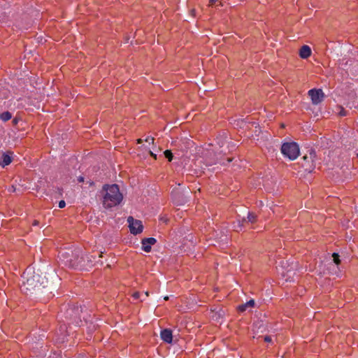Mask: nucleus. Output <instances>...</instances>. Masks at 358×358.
<instances>
[{
  "mask_svg": "<svg viewBox=\"0 0 358 358\" xmlns=\"http://www.w3.org/2000/svg\"><path fill=\"white\" fill-rule=\"evenodd\" d=\"M310 48L307 45H303L299 50V56L302 59H307L311 55Z\"/></svg>",
  "mask_w": 358,
  "mask_h": 358,
  "instance_id": "11",
  "label": "nucleus"
},
{
  "mask_svg": "<svg viewBox=\"0 0 358 358\" xmlns=\"http://www.w3.org/2000/svg\"><path fill=\"white\" fill-rule=\"evenodd\" d=\"M164 157L168 159L169 162H171L173 158V155L171 150H166L164 152Z\"/></svg>",
  "mask_w": 358,
  "mask_h": 358,
  "instance_id": "14",
  "label": "nucleus"
},
{
  "mask_svg": "<svg viewBox=\"0 0 358 358\" xmlns=\"http://www.w3.org/2000/svg\"><path fill=\"white\" fill-rule=\"evenodd\" d=\"M17 120H15V119H14V120H13V122L14 124H16V123H17Z\"/></svg>",
  "mask_w": 358,
  "mask_h": 358,
  "instance_id": "29",
  "label": "nucleus"
},
{
  "mask_svg": "<svg viewBox=\"0 0 358 358\" xmlns=\"http://www.w3.org/2000/svg\"><path fill=\"white\" fill-rule=\"evenodd\" d=\"M13 152L8 150L0 158V166L3 168L9 165L13 161Z\"/></svg>",
  "mask_w": 358,
  "mask_h": 358,
  "instance_id": "8",
  "label": "nucleus"
},
{
  "mask_svg": "<svg viewBox=\"0 0 358 358\" xmlns=\"http://www.w3.org/2000/svg\"><path fill=\"white\" fill-rule=\"evenodd\" d=\"M24 278L26 281L23 282L22 289L28 292H33L39 289L43 282H40L41 276L38 274H29V271L24 272Z\"/></svg>",
  "mask_w": 358,
  "mask_h": 358,
  "instance_id": "2",
  "label": "nucleus"
},
{
  "mask_svg": "<svg viewBox=\"0 0 358 358\" xmlns=\"http://www.w3.org/2000/svg\"><path fill=\"white\" fill-rule=\"evenodd\" d=\"M12 117V114L9 111H6L0 114V118L3 122H7Z\"/></svg>",
  "mask_w": 358,
  "mask_h": 358,
  "instance_id": "13",
  "label": "nucleus"
},
{
  "mask_svg": "<svg viewBox=\"0 0 358 358\" xmlns=\"http://www.w3.org/2000/svg\"><path fill=\"white\" fill-rule=\"evenodd\" d=\"M332 257H334V262H335L336 264H340V259H339V256L337 253H334L332 255Z\"/></svg>",
  "mask_w": 358,
  "mask_h": 358,
  "instance_id": "16",
  "label": "nucleus"
},
{
  "mask_svg": "<svg viewBox=\"0 0 358 358\" xmlns=\"http://www.w3.org/2000/svg\"><path fill=\"white\" fill-rule=\"evenodd\" d=\"M256 220H257V216L255 214L252 213H249L248 215V222H251V223H254L256 222Z\"/></svg>",
  "mask_w": 358,
  "mask_h": 358,
  "instance_id": "15",
  "label": "nucleus"
},
{
  "mask_svg": "<svg viewBox=\"0 0 358 358\" xmlns=\"http://www.w3.org/2000/svg\"><path fill=\"white\" fill-rule=\"evenodd\" d=\"M102 197V204L105 208H111L119 205L122 199L123 195L120 191L119 186L116 184L104 185L100 191Z\"/></svg>",
  "mask_w": 358,
  "mask_h": 358,
  "instance_id": "1",
  "label": "nucleus"
},
{
  "mask_svg": "<svg viewBox=\"0 0 358 358\" xmlns=\"http://www.w3.org/2000/svg\"><path fill=\"white\" fill-rule=\"evenodd\" d=\"M34 225L38 224V222H37V221H34Z\"/></svg>",
  "mask_w": 358,
  "mask_h": 358,
  "instance_id": "30",
  "label": "nucleus"
},
{
  "mask_svg": "<svg viewBox=\"0 0 358 358\" xmlns=\"http://www.w3.org/2000/svg\"><path fill=\"white\" fill-rule=\"evenodd\" d=\"M357 158H358V153L357 154Z\"/></svg>",
  "mask_w": 358,
  "mask_h": 358,
  "instance_id": "33",
  "label": "nucleus"
},
{
  "mask_svg": "<svg viewBox=\"0 0 358 358\" xmlns=\"http://www.w3.org/2000/svg\"><path fill=\"white\" fill-rule=\"evenodd\" d=\"M191 13H192V15H194L195 10H194V9L192 10H191Z\"/></svg>",
  "mask_w": 358,
  "mask_h": 358,
  "instance_id": "28",
  "label": "nucleus"
},
{
  "mask_svg": "<svg viewBox=\"0 0 358 358\" xmlns=\"http://www.w3.org/2000/svg\"><path fill=\"white\" fill-rule=\"evenodd\" d=\"M78 179L83 180V179H84V178H83V177H82V176H80Z\"/></svg>",
  "mask_w": 358,
  "mask_h": 358,
  "instance_id": "31",
  "label": "nucleus"
},
{
  "mask_svg": "<svg viewBox=\"0 0 358 358\" xmlns=\"http://www.w3.org/2000/svg\"><path fill=\"white\" fill-rule=\"evenodd\" d=\"M150 155L154 157L155 159H157V155L156 154H154L152 151H150Z\"/></svg>",
  "mask_w": 358,
  "mask_h": 358,
  "instance_id": "23",
  "label": "nucleus"
},
{
  "mask_svg": "<svg viewBox=\"0 0 358 358\" xmlns=\"http://www.w3.org/2000/svg\"><path fill=\"white\" fill-rule=\"evenodd\" d=\"M157 241L154 238H147L142 240V250L146 252L151 250V246L156 243Z\"/></svg>",
  "mask_w": 358,
  "mask_h": 358,
  "instance_id": "9",
  "label": "nucleus"
},
{
  "mask_svg": "<svg viewBox=\"0 0 358 358\" xmlns=\"http://www.w3.org/2000/svg\"><path fill=\"white\" fill-rule=\"evenodd\" d=\"M169 299V296H165L164 297V300H168Z\"/></svg>",
  "mask_w": 358,
  "mask_h": 358,
  "instance_id": "32",
  "label": "nucleus"
},
{
  "mask_svg": "<svg viewBox=\"0 0 358 358\" xmlns=\"http://www.w3.org/2000/svg\"><path fill=\"white\" fill-rule=\"evenodd\" d=\"M144 294H145V296H149V292H145L144 293Z\"/></svg>",
  "mask_w": 358,
  "mask_h": 358,
  "instance_id": "27",
  "label": "nucleus"
},
{
  "mask_svg": "<svg viewBox=\"0 0 358 358\" xmlns=\"http://www.w3.org/2000/svg\"><path fill=\"white\" fill-rule=\"evenodd\" d=\"M161 338L163 341L167 343H171L173 341L172 331L169 329H165L161 331Z\"/></svg>",
  "mask_w": 358,
  "mask_h": 358,
  "instance_id": "10",
  "label": "nucleus"
},
{
  "mask_svg": "<svg viewBox=\"0 0 358 358\" xmlns=\"http://www.w3.org/2000/svg\"><path fill=\"white\" fill-rule=\"evenodd\" d=\"M144 141L147 142V143H154V141H155V138L152 136H147L145 139H144Z\"/></svg>",
  "mask_w": 358,
  "mask_h": 358,
  "instance_id": "17",
  "label": "nucleus"
},
{
  "mask_svg": "<svg viewBox=\"0 0 358 358\" xmlns=\"http://www.w3.org/2000/svg\"><path fill=\"white\" fill-rule=\"evenodd\" d=\"M264 341H265V342H267V343H270V342H271V336H266L264 337Z\"/></svg>",
  "mask_w": 358,
  "mask_h": 358,
  "instance_id": "21",
  "label": "nucleus"
},
{
  "mask_svg": "<svg viewBox=\"0 0 358 358\" xmlns=\"http://www.w3.org/2000/svg\"><path fill=\"white\" fill-rule=\"evenodd\" d=\"M310 96L312 103L315 105L320 103L324 97V94L322 89H311L308 92Z\"/></svg>",
  "mask_w": 358,
  "mask_h": 358,
  "instance_id": "7",
  "label": "nucleus"
},
{
  "mask_svg": "<svg viewBox=\"0 0 358 358\" xmlns=\"http://www.w3.org/2000/svg\"><path fill=\"white\" fill-rule=\"evenodd\" d=\"M127 222L131 234H138L143 231V226L141 220H135L133 217L129 216L127 218Z\"/></svg>",
  "mask_w": 358,
  "mask_h": 358,
  "instance_id": "6",
  "label": "nucleus"
},
{
  "mask_svg": "<svg viewBox=\"0 0 358 358\" xmlns=\"http://www.w3.org/2000/svg\"><path fill=\"white\" fill-rule=\"evenodd\" d=\"M65 206H66V203H65V201H64V200H62V201H60L59 202V207L60 208H64V207H65Z\"/></svg>",
  "mask_w": 358,
  "mask_h": 358,
  "instance_id": "19",
  "label": "nucleus"
},
{
  "mask_svg": "<svg viewBox=\"0 0 358 358\" xmlns=\"http://www.w3.org/2000/svg\"><path fill=\"white\" fill-rule=\"evenodd\" d=\"M140 293L138 292H136L133 294L132 296L135 299H140Z\"/></svg>",
  "mask_w": 358,
  "mask_h": 358,
  "instance_id": "20",
  "label": "nucleus"
},
{
  "mask_svg": "<svg viewBox=\"0 0 358 358\" xmlns=\"http://www.w3.org/2000/svg\"><path fill=\"white\" fill-rule=\"evenodd\" d=\"M317 157L316 152L314 149L310 148L308 150V154H306L301 159L300 162L301 167L305 171L311 173L315 167V159Z\"/></svg>",
  "mask_w": 358,
  "mask_h": 358,
  "instance_id": "3",
  "label": "nucleus"
},
{
  "mask_svg": "<svg viewBox=\"0 0 358 358\" xmlns=\"http://www.w3.org/2000/svg\"><path fill=\"white\" fill-rule=\"evenodd\" d=\"M143 139H141V138H138V139L136 140V143H137L138 144L142 143H143Z\"/></svg>",
  "mask_w": 358,
  "mask_h": 358,
  "instance_id": "24",
  "label": "nucleus"
},
{
  "mask_svg": "<svg viewBox=\"0 0 358 358\" xmlns=\"http://www.w3.org/2000/svg\"><path fill=\"white\" fill-rule=\"evenodd\" d=\"M11 189H12L13 192H15L16 191V187L14 186V185H12Z\"/></svg>",
  "mask_w": 358,
  "mask_h": 358,
  "instance_id": "26",
  "label": "nucleus"
},
{
  "mask_svg": "<svg viewBox=\"0 0 358 358\" xmlns=\"http://www.w3.org/2000/svg\"><path fill=\"white\" fill-rule=\"evenodd\" d=\"M255 306V301L254 300H250L249 301H248L247 303H245V304H242L241 306H238V311L239 312H244L245 310H246V309L248 308H252Z\"/></svg>",
  "mask_w": 358,
  "mask_h": 358,
  "instance_id": "12",
  "label": "nucleus"
},
{
  "mask_svg": "<svg viewBox=\"0 0 358 358\" xmlns=\"http://www.w3.org/2000/svg\"><path fill=\"white\" fill-rule=\"evenodd\" d=\"M217 2H221L220 0H209V6H214Z\"/></svg>",
  "mask_w": 358,
  "mask_h": 358,
  "instance_id": "18",
  "label": "nucleus"
},
{
  "mask_svg": "<svg viewBox=\"0 0 358 358\" xmlns=\"http://www.w3.org/2000/svg\"><path fill=\"white\" fill-rule=\"evenodd\" d=\"M340 115H341V116H345V115H346V111H345L344 109H343V110L340 112Z\"/></svg>",
  "mask_w": 358,
  "mask_h": 358,
  "instance_id": "22",
  "label": "nucleus"
},
{
  "mask_svg": "<svg viewBox=\"0 0 358 358\" xmlns=\"http://www.w3.org/2000/svg\"><path fill=\"white\" fill-rule=\"evenodd\" d=\"M282 153L291 160L296 159L299 155V148L295 142L284 143L281 146Z\"/></svg>",
  "mask_w": 358,
  "mask_h": 358,
  "instance_id": "4",
  "label": "nucleus"
},
{
  "mask_svg": "<svg viewBox=\"0 0 358 358\" xmlns=\"http://www.w3.org/2000/svg\"><path fill=\"white\" fill-rule=\"evenodd\" d=\"M232 160H233V158H231V157H227V163L231 162Z\"/></svg>",
  "mask_w": 358,
  "mask_h": 358,
  "instance_id": "25",
  "label": "nucleus"
},
{
  "mask_svg": "<svg viewBox=\"0 0 358 358\" xmlns=\"http://www.w3.org/2000/svg\"><path fill=\"white\" fill-rule=\"evenodd\" d=\"M202 157L206 166H212L217 163L225 164V162L220 159L213 150H203L202 152Z\"/></svg>",
  "mask_w": 358,
  "mask_h": 358,
  "instance_id": "5",
  "label": "nucleus"
}]
</instances>
